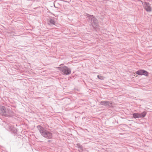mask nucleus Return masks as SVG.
<instances>
[{
  "label": "nucleus",
  "mask_w": 152,
  "mask_h": 152,
  "mask_svg": "<svg viewBox=\"0 0 152 152\" xmlns=\"http://www.w3.org/2000/svg\"><path fill=\"white\" fill-rule=\"evenodd\" d=\"M100 104L101 105H104L106 107H110L112 106V102L111 101H102Z\"/></svg>",
  "instance_id": "5"
},
{
  "label": "nucleus",
  "mask_w": 152,
  "mask_h": 152,
  "mask_svg": "<svg viewBox=\"0 0 152 152\" xmlns=\"http://www.w3.org/2000/svg\"><path fill=\"white\" fill-rule=\"evenodd\" d=\"M49 142H50V140H48V141Z\"/></svg>",
  "instance_id": "17"
},
{
  "label": "nucleus",
  "mask_w": 152,
  "mask_h": 152,
  "mask_svg": "<svg viewBox=\"0 0 152 152\" xmlns=\"http://www.w3.org/2000/svg\"><path fill=\"white\" fill-rule=\"evenodd\" d=\"M0 112L1 114L3 116L7 117L11 116V113L12 111L10 110L6 109L4 106H0Z\"/></svg>",
  "instance_id": "2"
},
{
  "label": "nucleus",
  "mask_w": 152,
  "mask_h": 152,
  "mask_svg": "<svg viewBox=\"0 0 152 152\" xmlns=\"http://www.w3.org/2000/svg\"><path fill=\"white\" fill-rule=\"evenodd\" d=\"M61 1H64V2H67V1H65V0H61Z\"/></svg>",
  "instance_id": "16"
},
{
  "label": "nucleus",
  "mask_w": 152,
  "mask_h": 152,
  "mask_svg": "<svg viewBox=\"0 0 152 152\" xmlns=\"http://www.w3.org/2000/svg\"><path fill=\"white\" fill-rule=\"evenodd\" d=\"M144 8L147 12H150L152 11L151 7L150 6V4L148 2H144Z\"/></svg>",
  "instance_id": "7"
},
{
  "label": "nucleus",
  "mask_w": 152,
  "mask_h": 152,
  "mask_svg": "<svg viewBox=\"0 0 152 152\" xmlns=\"http://www.w3.org/2000/svg\"><path fill=\"white\" fill-rule=\"evenodd\" d=\"M133 118H139L138 113H134L132 114Z\"/></svg>",
  "instance_id": "12"
},
{
  "label": "nucleus",
  "mask_w": 152,
  "mask_h": 152,
  "mask_svg": "<svg viewBox=\"0 0 152 152\" xmlns=\"http://www.w3.org/2000/svg\"><path fill=\"white\" fill-rule=\"evenodd\" d=\"M9 128L11 130V131L14 133H17V129L15 128L14 127L12 126H9Z\"/></svg>",
  "instance_id": "10"
},
{
  "label": "nucleus",
  "mask_w": 152,
  "mask_h": 152,
  "mask_svg": "<svg viewBox=\"0 0 152 152\" xmlns=\"http://www.w3.org/2000/svg\"><path fill=\"white\" fill-rule=\"evenodd\" d=\"M87 17L89 18V20H91V18H93L94 16L93 15H90L88 14H86V15Z\"/></svg>",
  "instance_id": "13"
},
{
  "label": "nucleus",
  "mask_w": 152,
  "mask_h": 152,
  "mask_svg": "<svg viewBox=\"0 0 152 152\" xmlns=\"http://www.w3.org/2000/svg\"><path fill=\"white\" fill-rule=\"evenodd\" d=\"M58 68L63 75H67L70 74L71 73L70 69L66 66L59 67H58Z\"/></svg>",
  "instance_id": "3"
},
{
  "label": "nucleus",
  "mask_w": 152,
  "mask_h": 152,
  "mask_svg": "<svg viewBox=\"0 0 152 152\" xmlns=\"http://www.w3.org/2000/svg\"><path fill=\"white\" fill-rule=\"evenodd\" d=\"M37 128L42 136L48 139L52 138L53 136L52 133L46 130L44 128L39 125L37 126Z\"/></svg>",
  "instance_id": "1"
},
{
  "label": "nucleus",
  "mask_w": 152,
  "mask_h": 152,
  "mask_svg": "<svg viewBox=\"0 0 152 152\" xmlns=\"http://www.w3.org/2000/svg\"><path fill=\"white\" fill-rule=\"evenodd\" d=\"M48 24L49 25H55L56 21L54 19L50 18L48 20Z\"/></svg>",
  "instance_id": "8"
},
{
  "label": "nucleus",
  "mask_w": 152,
  "mask_h": 152,
  "mask_svg": "<svg viewBox=\"0 0 152 152\" xmlns=\"http://www.w3.org/2000/svg\"><path fill=\"white\" fill-rule=\"evenodd\" d=\"M91 20L92 22V26L94 28L97 29L99 28V26L98 25V22L97 20L94 17L93 18H91Z\"/></svg>",
  "instance_id": "4"
},
{
  "label": "nucleus",
  "mask_w": 152,
  "mask_h": 152,
  "mask_svg": "<svg viewBox=\"0 0 152 152\" xmlns=\"http://www.w3.org/2000/svg\"><path fill=\"white\" fill-rule=\"evenodd\" d=\"M147 114L146 112L144 111L140 113H138L139 118H143Z\"/></svg>",
  "instance_id": "9"
},
{
  "label": "nucleus",
  "mask_w": 152,
  "mask_h": 152,
  "mask_svg": "<svg viewBox=\"0 0 152 152\" xmlns=\"http://www.w3.org/2000/svg\"><path fill=\"white\" fill-rule=\"evenodd\" d=\"M136 73L137 74L139 75H144L145 76H148V72L143 69H140L137 71Z\"/></svg>",
  "instance_id": "6"
},
{
  "label": "nucleus",
  "mask_w": 152,
  "mask_h": 152,
  "mask_svg": "<svg viewBox=\"0 0 152 152\" xmlns=\"http://www.w3.org/2000/svg\"><path fill=\"white\" fill-rule=\"evenodd\" d=\"M77 147L80 148V150H79L80 152H82L83 151V147L79 143H77Z\"/></svg>",
  "instance_id": "11"
},
{
  "label": "nucleus",
  "mask_w": 152,
  "mask_h": 152,
  "mask_svg": "<svg viewBox=\"0 0 152 152\" xmlns=\"http://www.w3.org/2000/svg\"><path fill=\"white\" fill-rule=\"evenodd\" d=\"M97 77L99 79L102 80H103L104 78V77L101 76V75H97Z\"/></svg>",
  "instance_id": "14"
},
{
  "label": "nucleus",
  "mask_w": 152,
  "mask_h": 152,
  "mask_svg": "<svg viewBox=\"0 0 152 152\" xmlns=\"http://www.w3.org/2000/svg\"><path fill=\"white\" fill-rule=\"evenodd\" d=\"M141 2H142V4L143 5V6H144V2H143V1H141Z\"/></svg>",
  "instance_id": "15"
}]
</instances>
